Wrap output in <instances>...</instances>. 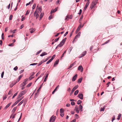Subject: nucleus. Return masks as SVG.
I'll return each instance as SVG.
<instances>
[{
    "label": "nucleus",
    "instance_id": "nucleus-26",
    "mask_svg": "<svg viewBox=\"0 0 122 122\" xmlns=\"http://www.w3.org/2000/svg\"><path fill=\"white\" fill-rule=\"evenodd\" d=\"M44 62H45V61H41L38 63V66H39L40 65Z\"/></svg>",
    "mask_w": 122,
    "mask_h": 122
},
{
    "label": "nucleus",
    "instance_id": "nucleus-3",
    "mask_svg": "<svg viewBox=\"0 0 122 122\" xmlns=\"http://www.w3.org/2000/svg\"><path fill=\"white\" fill-rule=\"evenodd\" d=\"M56 117L52 116L50 118L49 121L50 122H54L55 119Z\"/></svg>",
    "mask_w": 122,
    "mask_h": 122
},
{
    "label": "nucleus",
    "instance_id": "nucleus-17",
    "mask_svg": "<svg viewBox=\"0 0 122 122\" xmlns=\"http://www.w3.org/2000/svg\"><path fill=\"white\" fill-rule=\"evenodd\" d=\"M11 102H10V103H9L4 108V109L5 110V109H7L11 105Z\"/></svg>",
    "mask_w": 122,
    "mask_h": 122
},
{
    "label": "nucleus",
    "instance_id": "nucleus-49",
    "mask_svg": "<svg viewBox=\"0 0 122 122\" xmlns=\"http://www.w3.org/2000/svg\"><path fill=\"white\" fill-rule=\"evenodd\" d=\"M22 96L21 95H20V93L18 97H17V99H19V98H20Z\"/></svg>",
    "mask_w": 122,
    "mask_h": 122
},
{
    "label": "nucleus",
    "instance_id": "nucleus-10",
    "mask_svg": "<svg viewBox=\"0 0 122 122\" xmlns=\"http://www.w3.org/2000/svg\"><path fill=\"white\" fill-rule=\"evenodd\" d=\"M86 51H84L82 53V54L80 56V58H81L82 57L84 56L86 54Z\"/></svg>",
    "mask_w": 122,
    "mask_h": 122
},
{
    "label": "nucleus",
    "instance_id": "nucleus-34",
    "mask_svg": "<svg viewBox=\"0 0 122 122\" xmlns=\"http://www.w3.org/2000/svg\"><path fill=\"white\" fill-rule=\"evenodd\" d=\"M2 39L3 40L4 39V34L3 33L1 35Z\"/></svg>",
    "mask_w": 122,
    "mask_h": 122
},
{
    "label": "nucleus",
    "instance_id": "nucleus-54",
    "mask_svg": "<svg viewBox=\"0 0 122 122\" xmlns=\"http://www.w3.org/2000/svg\"><path fill=\"white\" fill-rule=\"evenodd\" d=\"M17 94V93H16L13 96L12 98L13 99L14 98Z\"/></svg>",
    "mask_w": 122,
    "mask_h": 122
},
{
    "label": "nucleus",
    "instance_id": "nucleus-61",
    "mask_svg": "<svg viewBox=\"0 0 122 122\" xmlns=\"http://www.w3.org/2000/svg\"><path fill=\"white\" fill-rule=\"evenodd\" d=\"M13 43H11L10 44H9L8 45V46H13Z\"/></svg>",
    "mask_w": 122,
    "mask_h": 122
},
{
    "label": "nucleus",
    "instance_id": "nucleus-24",
    "mask_svg": "<svg viewBox=\"0 0 122 122\" xmlns=\"http://www.w3.org/2000/svg\"><path fill=\"white\" fill-rule=\"evenodd\" d=\"M24 100H23L20 102L18 104V106H19L22 104L24 102Z\"/></svg>",
    "mask_w": 122,
    "mask_h": 122
},
{
    "label": "nucleus",
    "instance_id": "nucleus-7",
    "mask_svg": "<svg viewBox=\"0 0 122 122\" xmlns=\"http://www.w3.org/2000/svg\"><path fill=\"white\" fill-rule=\"evenodd\" d=\"M27 90H24L21 91L20 93V95H21L23 96L27 92Z\"/></svg>",
    "mask_w": 122,
    "mask_h": 122
},
{
    "label": "nucleus",
    "instance_id": "nucleus-57",
    "mask_svg": "<svg viewBox=\"0 0 122 122\" xmlns=\"http://www.w3.org/2000/svg\"><path fill=\"white\" fill-rule=\"evenodd\" d=\"M66 38H65L64 39H63L62 41L65 43V42L66 41Z\"/></svg>",
    "mask_w": 122,
    "mask_h": 122
},
{
    "label": "nucleus",
    "instance_id": "nucleus-51",
    "mask_svg": "<svg viewBox=\"0 0 122 122\" xmlns=\"http://www.w3.org/2000/svg\"><path fill=\"white\" fill-rule=\"evenodd\" d=\"M74 31V30H73L71 32L70 35V37H71V36H72L73 33V32Z\"/></svg>",
    "mask_w": 122,
    "mask_h": 122
},
{
    "label": "nucleus",
    "instance_id": "nucleus-2",
    "mask_svg": "<svg viewBox=\"0 0 122 122\" xmlns=\"http://www.w3.org/2000/svg\"><path fill=\"white\" fill-rule=\"evenodd\" d=\"M23 97H22L20 99H19L18 100L16 101L13 104L12 106V107H14L15 105H16L17 103H18L20 101Z\"/></svg>",
    "mask_w": 122,
    "mask_h": 122
},
{
    "label": "nucleus",
    "instance_id": "nucleus-60",
    "mask_svg": "<svg viewBox=\"0 0 122 122\" xmlns=\"http://www.w3.org/2000/svg\"><path fill=\"white\" fill-rule=\"evenodd\" d=\"M54 12H54V10H51V11L50 14H51L52 13Z\"/></svg>",
    "mask_w": 122,
    "mask_h": 122
},
{
    "label": "nucleus",
    "instance_id": "nucleus-12",
    "mask_svg": "<svg viewBox=\"0 0 122 122\" xmlns=\"http://www.w3.org/2000/svg\"><path fill=\"white\" fill-rule=\"evenodd\" d=\"M77 76V75L76 74L72 78V81H75Z\"/></svg>",
    "mask_w": 122,
    "mask_h": 122
},
{
    "label": "nucleus",
    "instance_id": "nucleus-64",
    "mask_svg": "<svg viewBox=\"0 0 122 122\" xmlns=\"http://www.w3.org/2000/svg\"><path fill=\"white\" fill-rule=\"evenodd\" d=\"M60 115L61 117H63L64 115V114L63 113H60Z\"/></svg>",
    "mask_w": 122,
    "mask_h": 122
},
{
    "label": "nucleus",
    "instance_id": "nucleus-42",
    "mask_svg": "<svg viewBox=\"0 0 122 122\" xmlns=\"http://www.w3.org/2000/svg\"><path fill=\"white\" fill-rule=\"evenodd\" d=\"M66 50H65L64 51V52L63 53L62 55V56H61V58H62L64 56V54L66 53Z\"/></svg>",
    "mask_w": 122,
    "mask_h": 122
},
{
    "label": "nucleus",
    "instance_id": "nucleus-53",
    "mask_svg": "<svg viewBox=\"0 0 122 122\" xmlns=\"http://www.w3.org/2000/svg\"><path fill=\"white\" fill-rule=\"evenodd\" d=\"M72 48H73V47H70L69 48V50L70 51V52H71V51Z\"/></svg>",
    "mask_w": 122,
    "mask_h": 122
},
{
    "label": "nucleus",
    "instance_id": "nucleus-38",
    "mask_svg": "<svg viewBox=\"0 0 122 122\" xmlns=\"http://www.w3.org/2000/svg\"><path fill=\"white\" fill-rule=\"evenodd\" d=\"M37 63H32V64H30V66H31L36 65H37Z\"/></svg>",
    "mask_w": 122,
    "mask_h": 122
},
{
    "label": "nucleus",
    "instance_id": "nucleus-55",
    "mask_svg": "<svg viewBox=\"0 0 122 122\" xmlns=\"http://www.w3.org/2000/svg\"><path fill=\"white\" fill-rule=\"evenodd\" d=\"M30 11H29L28 10H27L26 12V13L25 14V15H28Z\"/></svg>",
    "mask_w": 122,
    "mask_h": 122
},
{
    "label": "nucleus",
    "instance_id": "nucleus-28",
    "mask_svg": "<svg viewBox=\"0 0 122 122\" xmlns=\"http://www.w3.org/2000/svg\"><path fill=\"white\" fill-rule=\"evenodd\" d=\"M79 92V91L77 90L76 91L74 92V95H76Z\"/></svg>",
    "mask_w": 122,
    "mask_h": 122
},
{
    "label": "nucleus",
    "instance_id": "nucleus-48",
    "mask_svg": "<svg viewBox=\"0 0 122 122\" xmlns=\"http://www.w3.org/2000/svg\"><path fill=\"white\" fill-rule=\"evenodd\" d=\"M42 51L41 50H40L38 51L36 53V55H37L39 54Z\"/></svg>",
    "mask_w": 122,
    "mask_h": 122
},
{
    "label": "nucleus",
    "instance_id": "nucleus-46",
    "mask_svg": "<svg viewBox=\"0 0 122 122\" xmlns=\"http://www.w3.org/2000/svg\"><path fill=\"white\" fill-rule=\"evenodd\" d=\"M4 71H3L2 73H1V76L2 78L3 77V76H4Z\"/></svg>",
    "mask_w": 122,
    "mask_h": 122
},
{
    "label": "nucleus",
    "instance_id": "nucleus-37",
    "mask_svg": "<svg viewBox=\"0 0 122 122\" xmlns=\"http://www.w3.org/2000/svg\"><path fill=\"white\" fill-rule=\"evenodd\" d=\"M105 107V106H104V107H102L101 108V109H100L101 111H104V110L105 109V107Z\"/></svg>",
    "mask_w": 122,
    "mask_h": 122
},
{
    "label": "nucleus",
    "instance_id": "nucleus-22",
    "mask_svg": "<svg viewBox=\"0 0 122 122\" xmlns=\"http://www.w3.org/2000/svg\"><path fill=\"white\" fill-rule=\"evenodd\" d=\"M81 25L80 24L78 26L77 28V31H79L80 29L81 28Z\"/></svg>",
    "mask_w": 122,
    "mask_h": 122
},
{
    "label": "nucleus",
    "instance_id": "nucleus-59",
    "mask_svg": "<svg viewBox=\"0 0 122 122\" xmlns=\"http://www.w3.org/2000/svg\"><path fill=\"white\" fill-rule=\"evenodd\" d=\"M12 17H13L12 15H10V18H9V20H11L12 19Z\"/></svg>",
    "mask_w": 122,
    "mask_h": 122
},
{
    "label": "nucleus",
    "instance_id": "nucleus-20",
    "mask_svg": "<svg viewBox=\"0 0 122 122\" xmlns=\"http://www.w3.org/2000/svg\"><path fill=\"white\" fill-rule=\"evenodd\" d=\"M59 62V60H56L54 62V67L56 65L58 64Z\"/></svg>",
    "mask_w": 122,
    "mask_h": 122
},
{
    "label": "nucleus",
    "instance_id": "nucleus-13",
    "mask_svg": "<svg viewBox=\"0 0 122 122\" xmlns=\"http://www.w3.org/2000/svg\"><path fill=\"white\" fill-rule=\"evenodd\" d=\"M43 84H42L41 85L40 87L39 88V89L37 91L35 94V96H36V95L38 94L39 91V90L41 89V86Z\"/></svg>",
    "mask_w": 122,
    "mask_h": 122
},
{
    "label": "nucleus",
    "instance_id": "nucleus-58",
    "mask_svg": "<svg viewBox=\"0 0 122 122\" xmlns=\"http://www.w3.org/2000/svg\"><path fill=\"white\" fill-rule=\"evenodd\" d=\"M18 67L17 66H15V67L14 68V70L15 71H16L18 69Z\"/></svg>",
    "mask_w": 122,
    "mask_h": 122
},
{
    "label": "nucleus",
    "instance_id": "nucleus-41",
    "mask_svg": "<svg viewBox=\"0 0 122 122\" xmlns=\"http://www.w3.org/2000/svg\"><path fill=\"white\" fill-rule=\"evenodd\" d=\"M32 83L31 82L30 83L27 85V87H30Z\"/></svg>",
    "mask_w": 122,
    "mask_h": 122
},
{
    "label": "nucleus",
    "instance_id": "nucleus-30",
    "mask_svg": "<svg viewBox=\"0 0 122 122\" xmlns=\"http://www.w3.org/2000/svg\"><path fill=\"white\" fill-rule=\"evenodd\" d=\"M82 102L80 100H79L77 102V103L78 104H81Z\"/></svg>",
    "mask_w": 122,
    "mask_h": 122
},
{
    "label": "nucleus",
    "instance_id": "nucleus-5",
    "mask_svg": "<svg viewBox=\"0 0 122 122\" xmlns=\"http://www.w3.org/2000/svg\"><path fill=\"white\" fill-rule=\"evenodd\" d=\"M27 78H26L25 79L23 83L21 84V85L22 86H25L27 84Z\"/></svg>",
    "mask_w": 122,
    "mask_h": 122
},
{
    "label": "nucleus",
    "instance_id": "nucleus-31",
    "mask_svg": "<svg viewBox=\"0 0 122 122\" xmlns=\"http://www.w3.org/2000/svg\"><path fill=\"white\" fill-rule=\"evenodd\" d=\"M121 114H119L118 116V117L117 118V119L118 120H119L120 119V118L121 117Z\"/></svg>",
    "mask_w": 122,
    "mask_h": 122
},
{
    "label": "nucleus",
    "instance_id": "nucleus-9",
    "mask_svg": "<svg viewBox=\"0 0 122 122\" xmlns=\"http://www.w3.org/2000/svg\"><path fill=\"white\" fill-rule=\"evenodd\" d=\"M90 3V2L89 1L87 2V3H86L85 5V6L84 7V10H86L87 9V7L89 5Z\"/></svg>",
    "mask_w": 122,
    "mask_h": 122
},
{
    "label": "nucleus",
    "instance_id": "nucleus-36",
    "mask_svg": "<svg viewBox=\"0 0 122 122\" xmlns=\"http://www.w3.org/2000/svg\"><path fill=\"white\" fill-rule=\"evenodd\" d=\"M60 113H64V110L62 108H61L60 110Z\"/></svg>",
    "mask_w": 122,
    "mask_h": 122
},
{
    "label": "nucleus",
    "instance_id": "nucleus-21",
    "mask_svg": "<svg viewBox=\"0 0 122 122\" xmlns=\"http://www.w3.org/2000/svg\"><path fill=\"white\" fill-rule=\"evenodd\" d=\"M44 15V13H41L40 16V17L39 18V20H40L43 17Z\"/></svg>",
    "mask_w": 122,
    "mask_h": 122
},
{
    "label": "nucleus",
    "instance_id": "nucleus-25",
    "mask_svg": "<svg viewBox=\"0 0 122 122\" xmlns=\"http://www.w3.org/2000/svg\"><path fill=\"white\" fill-rule=\"evenodd\" d=\"M38 7V6H37V7L36 8H37V9L39 11H37L38 12H40V13H41V10H42L41 9L40 7H38V8H37Z\"/></svg>",
    "mask_w": 122,
    "mask_h": 122
},
{
    "label": "nucleus",
    "instance_id": "nucleus-23",
    "mask_svg": "<svg viewBox=\"0 0 122 122\" xmlns=\"http://www.w3.org/2000/svg\"><path fill=\"white\" fill-rule=\"evenodd\" d=\"M44 75V73H42L40 75V76H39L36 80L35 81V82H36V81L38 80L43 75Z\"/></svg>",
    "mask_w": 122,
    "mask_h": 122
},
{
    "label": "nucleus",
    "instance_id": "nucleus-39",
    "mask_svg": "<svg viewBox=\"0 0 122 122\" xmlns=\"http://www.w3.org/2000/svg\"><path fill=\"white\" fill-rule=\"evenodd\" d=\"M57 89V87H56L55 89H54V91L52 92V94H53L54 93H55V91H56V89Z\"/></svg>",
    "mask_w": 122,
    "mask_h": 122
},
{
    "label": "nucleus",
    "instance_id": "nucleus-47",
    "mask_svg": "<svg viewBox=\"0 0 122 122\" xmlns=\"http://www.w3.org/2000/svg\"><path fill=\"white\" fill-rule=\"evenodd\" d=\"M82 10L81 9H80L79 10V12L78 13V14L79 15H80L81 14L82 12Z\"/></svg>",
    "mask_w": 122,
    "mask_h": 122
},
{
    "label": "nucleus",
    "instance_id": "nucleus-27",
    "mask_svg": "<svg viewBox=\"0 0 122 122\" xmlns=\"http://www.w3.org/2000/svg\"><path fill=\"white\" fill-rule=\"evenodd\" d=\"M82 78H80L79 79H78V81L77 82L78 83H80L82 80Z\"/></svg>",
    "mask_w": 122,
    "mask_h": 122
},
{
    "label": "nucleus",
    "instance_id": "nucleus-14",
    "mask_svg": "<svg viewBox=\"0 0 122 122\" xmlns=\"http://www.w3.org/2000/svg\"><path fill=\"white\" fill-rule=\"evenodd\" d=\"M64 42L62 41L60 42V44L58 45L59 46V47H61L64 44Z\"/></svg>",
    "mask_w": 122,
    "mask_h": 122
},
{
    "label": "nucleus",
    "instance_id": "nucleus-4",
    "mask_svg": "<svg viewBox=\"0 0 122 122\" xmlns=\"http://www.w3.org/2000/svg\"><path fill=\"white\" fill-rule=\"evenodd\" d=\"M39 12H37L36 11L34 13V16L36 17V19H37L39 15L38 14V13Z\"/></svg>",
    "mask_w": 122,
    "mask_h": 122
},
{
    "label": "nucleus",
    "instance_id": "nucleus-18",
    "mask_svg": "<svg viewBox=\"0 0 122 122\" xmlns=\"http://www.w3.org/2000/svg\"><path fill=\"white\" fill-rule=\"evenodd\" d=\"M82 108L83 107L82 105L81 104L79 106V108L81 112L82 111H83Z\"/></svg>",
    "mask_w": 122,
    "mask_h": 122
},
{
    "label": "nucleus",
    "instance_id": "nucleus-19",
    "mask_svg": "<svg viewBox=\"0 0 122 122\" xmlns=\"http://www.w3.org/2000/svg\"><path fill=\"white\" fill-rule=\"evenodd\" d=\"M47 54L46 52H44L42 53L40 55V56H44L46 55Z\"/></svg>",
    "mask_w": 122,
    "mask_h": 122
},
{
    "label": "nucleus",
    "instance_id": "nucleus-40",
    "mask_svg": "<svg viewBox=\"0 0 122 122\" xmlns=\"http://www.w3.org/2000/svg\"><path fill=\"white\" fill-rule=\"evenodd\" d=\"M52 61L51 59H50L46 63V64H49V63H50Z\"/></svg>",
    "mask_w": 122,
    "mask_h": 122
},
{
    "label": "nucleus",
    "instance_id": "nucleus-50",
    "mask_svg": "<svg viewBox=\"0 0 122 122\" xmlns=\"http://www.w3.org/2000/svg\"><path fill=\"white\" fill-rule=\"evenodd\" d=\"M22 113H21V115L20 116V118H19V120H18V122L21 119V117H22Z\"/></svg>",
    "mask_w": 122,
    "mask_h": 122
},
{
    "label": "nucleus",
    "instance_id": "nucleus-43",
    "mask_svg": "<svg viewBox=\"0 0 122 122\" xmlns=\"http://www.w3.org/2000/svg\"><path fill=\"white\" fill-rule=\"evenodd\" d=\"M55 55H54L52 57L51 59H50L52 61L53 59L55 58Z\"/></svg>",
    "mask_w": 122,
    "mask_h": 122
},
{
    "label": "nucleus",
    "instance_id": "nucleus-52",
    "mask_svg": "<svg viewBox=\"0 0 122 122\" xmlns=\"http://www.w3.org/2000/svg\"><path fill=\"white\" fill-rule=\"evenodd\" d=\"M36 4H34V5L32 7V9H33L35 8L36 7Z\"/></svg>",
    "mask_w": 122,
    "mask_h": 122
},
{
    "label": "nucleus",
    "instance_id": "nucleus-11",
    "mask_svg": "<svg viewBox=\"0 0 122 122\" xmlns=\"http://www.w3.org/2000/svg\"><path fill=\"white\" fill-rule=\"evenodd\" d=\"M22 76L23 75H21L20 76L18 77V78L17 79L15 82L16 83L18 82L20 80L21 78L22 77Z\"/></svg>",
    "mask_w": 122,
    "mask_h": 122
},
{
    "label": "nucleus",
    "instance_id": "nucleus-6",
    "mask_svg": "<svg viewBox=\"0 0 122 122\" xmlns=\"http://www.w3.org/2000/svg\"><path fill=\"white\" fill-rule=\"evenodd\" d=\"M78 70L81 71V72H82L83 71V68L81 65L79 66L78 68Z\"/></svg>",
    "mask_w": 122,
    "mask_h": 122
},
{
    "label": "nucleus",
    "instance_id": "nucleus-29",
    "mask_svg": "<svg viewBox=\"0 0 122 122\" xmlns=\"http://www.w3.org/2000/svg\"><path fill=\"white\" fill-rule=\"evenodd\" d=\"M97 3V2L95 1L94 2H93L92 5L94 6Z\"/></svg>",
    "mask_w": 122,
    "mask_h": 122
},
{
    "label": "nucleus",
    "instance_id": "nucleus-35",
    "mask_svg": "<svg viewBox=\"0 0 122 122\" xmlns=\"http://www.w3.org/2000/svg\"><path fill=\"white\" fill-rule=\"evenodd\" d=\"M16 83L15 82L14 83V84H13V83H12L11 84H10V87H12Z\"/></svg>",
    "mask_w": 122,
    "mask_h": 122
},
{
    "label": "nucleus",
    "instance_id": "nucleus-62",
    "mask_svg": "<svg viewBox=\"0 0 122 122\" xmlns=\"http://www.w3.org/2000/svg\"><path fill=\"white\" fill-rule=\"evenodd\" d=\"M24 71V69L20 71V72H19V73L20 74H21V73H22Z\"/></svg>",
    "mask_w": 122,
    "mask_h": 122
},
{
    "label": "nucleus",
    "instance_id": "nucleus-33",
    "mask_svg": "<svg viewBox=\"0 0 122 122\" xmlns=\"http://www.w3.org/2000/svg\"><path fill=\"white\" fill-rule=\"evenodd\" d=\"M75 64V63L74 62L73 63L71 64L69 67V68H71V67H72L73 66V65H74V64Z\"/></svg>",
    "mask_w": 122,
    "mask_h": 122
},
{
    "label": "nucleus",
    "instance_id": "nucleus-15",
    "mask_svg": "<svg viewBox=\"0 0 122 122\" xmlns=\"http://www.w3.org/2000/svg\"><path fill=\"white\" fill-rule=\"evenodd\" d=\"M30 33H32L34 32L35 30V29H33V28H31L30 29Z\"/></svg>",
    "mask_w": 122,
    "mask_h": 122
},
{
    "label": "nucleus",
    "instance_id": "nucleus-63",
    "mask_svg": "<svg viewBox=\"0 0 122 122\" xmlns=\"http://www.w3.org/2000/svg\"><path fill=\"white\" fill-rule=\"evenodd\" d=\"M71 104L72 105H75V103L74 102H71Z\"/></svg>",
    "mask_w": 122,
    "mask_h": 122
},
{
    "label": "nucleus",
    "instance_id": "nucleus-16",
    "mask_svg": "<svg viewBox=\"0 0 122 122\" xmlns=\"http://www.w3.org/2000/svg\"><path fill=\"white\" fill-rule=\"evenodd\" d=\"M75 110H76L77 113H79V110H78V107H76L75 109Z\"/></svg>",
    "mask_w": 122,
    "mask_h": 122
},
{
    "label": "nucleus",
    "instance_id": "nucleus-8",
    "mask_svg": "<svg viewBox=\"0 0 122 122\" xmlns=\"http://www.w3.org/2000/svg\"><path fill=\"white\" fill-rule=\"evenodd\" d=\"M78 96L81 99H82L83 98V95L82 93L79 94Z\"/></svg>",
    "mask_w": 122,
    "mask_h": 122
},
{
    "label": "nucleus",
    "instance_id": "nucleus-32",
    "mask_svg": "<svg viewBox=\"0 0 122 122\" xmlns=\"http://www.w3.org/2000/svg\"><path fill=\"white\" fill-rule=\"evenodd\" d=\"M81 32H80L78 33L76 36V37H79L80 36Z\"/></svg>",
    "mask_w": 122,
    "mask_h": 122
},
{
    "label": "nucleus",
    "instance_id": "nucleus-44",
    "mask_svg": "<svg viewBox=\"0 0 122 122\" xmlns=\"http://www.w3.org/2000/svg\"><path fill=\"white\" fill-rule=\"evenodd\" d=\"M17 108V107H14L12 110V111H14V112L16 110Z\"/></svg>",
    "mask_w": 122,
    "mask_h": 122
},
{
    "label": "nucleus",
    "instance_id": "nucleus-56",
    "mask_svg": "<svg viewBox=\"0 0 122 122\" xmlns=\"http://www.w3.org/2000/svg\"><path fill=\"white\" fill-rule=\"evenodd\" d=\"M66 38H65L64 39H63L62 41L65 43V42L66 41Z\"/></svg>",
    "mask_w": 122,
    "mask_h": 122
},
{
    "label": "nucleus",
    "instance_id": "nucleus-1",
    "mask_svg": "<svg viewBox=\"0 0 122 122\" xmlns=\"http://www.w3.org/2000/svg\"><path fill=\"white\" fill-rule=\"evenodd\" d=\"M78 87V85L75 86L72 90L71 92L70 93V95L71 96L73 93L77 89Z\"/></svg>",
    "mask_w": 122,
    "mask_h": 122
},
{
    "label": "nucleus",
    "instance_id": "nucleus-45",
    "mask_svg": "<svg viewBox=\"0 0 122 122\" xmlns=\"http://www.w3.org/2000/svg\"><path fill=\"white\" fill-rule=\"evenodd\" d=\"M115 119V116H113V117H112V122H113V120H114Z\"/></svg>",
    "mask_w": 122,
    "mask_h": 122
}]
</instances>
